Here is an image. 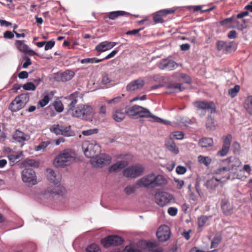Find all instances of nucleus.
Returning <instances> with one entry per match:
<instances>
[{
    "label": "nucleus",
    "mask_w": 252,
    "mask_h": 252,
    "mask_svg": "<svg viewBox=\"0 0 252 252\" xmlns=\"http://www.w3.org/2000/svg\"><path fill=\"white\" fill-rule=\"evenodd\" d=\"M126 114L131 117L138 116L140 118H149L152 122L167 124L164 120L153 115L148 109L137 105L128 108L126 110Z\"/></svg>",
    "instance_id": "nucleus-1"
},
{
    "label": "nucleus",
    "mask_w": 252,
    "mask_h": 252,
    "mask_svg": "<svg viewBox=\"0 0 252 252\" xmlns=\"http://www.w3.org/2000/svg\"><path fill=\"white\" fill-rule=\"evenodd\" d=\"M76 154L70 149L62 151L55 158L54 164L57 167H63L69 165L75 159Z\"/></svg>",
    "instance_id": "nucleus-2"
},
{
    "label": "nucleus",
    "mask_w": 252,
    "mask_h": 252,
    "mask_svg": "<svg viewBox=\"0 0 252 252\" xmlns=\"http://www.w3.org/2000/svg\"><path fill=\"white\" fill-rule=\"evenodd\" d=\"M223 162L225 165L218 169L216 171V174H221L222 173L224 175L223 178H225V179L228 180L230 179V172L239 167L241 165V162L237 158L230 157L224 160Z\"/></svg>",
    "instance_id": "nucleus-3"
},
{
    "label": "nucleus",
    "mask_w": 252,
    "mask_h": 252,
    "mask_svg": "<svg viewBox=\"0 0 252 252\" xmlns=\"http://www.w3.org/2000/svg\"><path fill=\"white\" fill-rule=\"evenodd\" d=\"M93 112V109L91 106L87 104H80L72 110L70 114L74 117L88 120L92 118Z\"/></svg>",
    "instance_id": "nucleus-4"
},
{
    "label": "nucleus",
    "mask_w": 252,
    "mask_h": 252,
    "mask_svg": "<svg viewBox=\"0 0 252 252\" xmlns=\"http://www.w3.org/2000/svg\"><path fill=\"white\" fill-rule=\"evenodd\" d=\"M193 104L196 109L197 113L201 117L205 115L206 110H211L212 113L216 112V106L213 101H196L194 102Z\"/></svg>",
    "instance_id": "nucleus-5"
},
{
    "label": "nucleus",
    "mask_w": 252,
    "mask_h": 252,
    "mask_svg": "<svg viewBox=\"0 0 252 252\" xmlns=\"http://www.w3.org/2000/svg\"><path fill=\"white\" fill-rule=\"evenodd\" d=\"M82 149L85 156L88 158H93L100 151V147L95 141H84L82 144Z\"/></svg>",
    "instance_id": "nucleus-6"
},
{
    "label": "nucleus",
    "mask_w": 252,
    "mask_h": 252,
    "mask_svg": "<svg viewBox=\"0 0 252 252\" xmlns=\"http://www.w3.org/2000/svg\"><path fill=\"white\" fill-rule=\"evenodd\" d=\"M144 171V167L139 164H135L129 166L123 170V175L129 178H136L141 175Z\"/></svg>",
    "instance_id": "nucleus-7"
},
{
    "label": "nucleus",
    "mask_w": 252,
    "mask_h": 252,
    "mask_svg": "<svg viewBox=\"0 0 252 252\" xmlns=\"http://www.w3.org/2000/svg\"><path fill=\"white\" fill-rule=\"evenodd\" d=\"M123 242V239L117 235H109L101 240V244L106 248L111 246H118L121 245Z\"/></svg>",
    "instance_id": "nucleus-8"
},
{
    "label": "nucleus",
    "mask_w": 252,
    "mask_h": 252,
    "mask_svg": "<svg viewBox=\"0 0 252 252\" xmlns=\"http://www.w3.org/2000/svg\"><path fill=\"white\" fill-rule=\"evenodd\" d=\"M91 158V164L96 167H101L103 165L109 164L111 160V157L106 154L95 156Z\"/></svg>",
    "instance_id": "nucleus-9"
},
{
    "label": "nucleus",
    "mask_w": 252,
    "mask_h": 252,
    "mask_svg": "<svg viewBox=\"0 0 252 252\" xmlns=\"http://www.w3.org/2000/svg\"><path fill=\"white\" fill-rule=\"evenodd\" d=\"M22 178L24 182L32 185H35L37 183L35 173L32 168L23 170L22 172Z\"/></svg>",
    "instance_id": "nucleus-10"
},
{
    "label": "nucleus",
    "mask_w": 252,
    "mask_h": 252,
    "mask_svg": "<svg viewBox=\"0 0 252 252\" xmlns=\"http://www.w3.org/2000/svg\"><path fill=\"white\" fill-rule=\"evenodd\" d=\"M172 199L173 196L166 192H157L155 194L156 203L161 207L168 204Z\"/></svg>",
    "instance_id": "nucleus-11"
},
{
    "label": "nucleus",
    "mask_w": 252,
    "mask_h": 252,
    "mask_svg": "<svg viewBox=\"0 0 252 252\" xmlns=\"http://www.w3.org/2000/svg\"><path fill=\"white\" fill-rule=\"evenodd\" d=\"M26 95L21 94L16 97L9 106V109L12 112H17L22 109L25 105L24 99H26Z\"/></svg>",
    "instance_id": "nucleus-12"
},
{
    "label": "nucleus",
    "mask_w": 252,
    "mask_h": 252,
    "mask_svg": "<svg viewBox=\"0 0 252 252\" xmlns=\"http://www.w3.org/2000/svg\"><path fill=\"white\" fill-rule=\"evenodd\" d=\"M158 67L162 70H173L178 67V64L168 58L161 60L157 64Z\"/></svg>",
    "instance_id": "nucleus-13"
},
{
    "label": "nucleus",
    "mask_w": 252,
    "mask_h": 252,
    "mask_svg": "<svg viewBox=\"0 0 252 252\" xmlns=\"http://www.w3.org/2000/svg\"><path fill=\"white\" fill-rule=\"evenodd\" d=\"M145 83V82L144 79L139 78L129 83L126 87V90L129 92L141 90L144 87Z\"/></svg>",
    "instance_id": "nucleus-14"
},
{
    "label": "nucleus",
    "mask_w": 252,
    "mask_h": 252,
    "mask_svg": "<svg viewBox=\"0 0 252 252\" xmlns=\"http://www.w3.org/2000/svg\"><path fill=\"white\" fill-rule=\"evenodd\" d=\"M153 173L148 174L137 181L136 185L140 187L153 188Z\"/></svg>",
    "instance_id": "nucleus-15"
},
{
    "label": "nucleus",
    "mask_w": 252,
    "mask_h": 252,
    "mask_svg": "<svg viewBox=\"0 0 252 252\" xmlns=\"http://www.w3.org/2000/svg\"><path fill=\"white\" fill-rule=\"evenodd\" d=\"M170 233L169 227L163 225L158 228L156 235L159 241L164 242L169 238Z\"/></svg>",
    "instance_id": "nucleus-16"
},
{
    "label": "nucleus",
    "mask_w": 252,
    "mask_h": 252,
    "mask_svg": "<svg viewBox=\"0 0 252 252\" xmlns=\"http://www.w3.org/2000/svg\"><path fill=\"white\" fill-rule=\"evenodd\" d=\"M220 208L225 216H230L233 213L234 207L228 198H224L220 201Z\"/></svg>",
    "instance_id": "nucleus-17"
},
{
    "label": "nucleus",
    "mask_w": 252,
    "mask_h": 252,
    "mask_svg": "<svg viewBox=\"0 0 252 252\" xmlns=\"http://www.w3.org/2000/svg\"><path fill=\"white\" fill-rule=\"evenodd\" d=\"M15 45L17 49L20 52L27 54L30 56H34L36 53L30 49L29 47L24 43L23 40H17L15 42Z\"/></svg>",
    "instance_id": "nucleus-18"
},
{
    "label": "nucleus",
    "mask_w": 252,
    "mask_h": 252,
    "mask_svg": "<svg viewBox=\"0 0 252 252\" xmlns=\"http://www.w3.org/2000/svg\"><path fill=\"white\" fill-rule=\"evenodd\" d=\"M117 44V42L105 41L100 42L95 48V50L99 53L104 52L110 50Z\"/></svg>",
    "instance_id": "nucleus-19"
},
{
    "label": "nucleus",
    "mask_w": 252,
    "mask_h": 252,
    "mask_svg": "<svg viewBox=\"0 0 252 252\" xmlns=\"http://www.w3.org/2000/svg\"><path fill=\"white\" fill-rule=\"evenodd\" d=\"M243 24H240L239 22L235 20V16L233 15L230 18H226L222 21L220 22V24L222 26H227L229 24H231L232 23H234L237 24L236 27L238 29L241 28V29H245L246 28V20H243Z\"/></svg>",
    "instance_id": "nucleus-20"
},
{
    "label": "nucleus",
    "mask_w": 252,
    "mask_h": 252,
    "mask_svg": "<svg viewBox=\"0 0 252 252\" xmlns=\"http://www.w3.org/2000/svg\"><path fill=\"white\" fill-rule=\"evenodd\" d=\"M12 138L16 142L22 143L25 141L29 140L30 139V136L23 131L19 129H16L12 133Z\"/></svg>",
    "instance_id": "nucleus-21"
},
{
    "label": "nucleus",
    "mask_w": 252,
    "mask_h": 252,
    "mask_svg": "<svg viewBox=\"0 0 252 252\" xmlns=\"http://www.w3.org/2000/svg\"><path fill=\"white\" fill-rule=\"evenodd\" d=\"M48 180L55 185L58 184L61 181V175L59 173H56L52 169H47Z\"/></svg>",
    "instance_id": "nucleus-22"
},
{
    "label": "nucleus",
    "mask_w": 252,
    "mask_h": 252,
    "mask_svg": "<svg viewBox=\"0 0 252 252\" xmlns=\"http://www.w3.org/2000/svg\"><path fill=\"white\" fill-rule=\"evenodd\" d=\"M153 188L162 187L167 183L166 179L162 175H156L153 173Z\"/></svg>",
    "instance_id": "nucleus-23"
},
{
    "label": "nucleus",
    "mask_w": 252,
    "mask_h": 252,
    "mask_svg": "<svg viewBox=\"0 0 252 252\" xmlns=\"http://www.w3.org/2000/svg\"><path fill=\"white\" fill-rule=\"evenodd\" d=\"M224 175L221 178L218 177H213L212 179L208 180L206 185L208 189H214L219 185V182L221 183V180L223 179V181H226L225 178H223Z\"/></svg>",
    "instance_id": "nucleus-24"
},
{
    "label": "nucleus",
    "mask_w": 252,
    "mask_h": 252,
    "mask_svg": "<svg viewBox=\"0 0 252 252\" xmlns=\"http://www.w3.org/2000/svg\"><path fill=\"white\" fill-rule=\"evenodd\" d=\"M130 14L129 13H127L126 12L124 11H112L110 13H109L108 16H105L103 18V19L106 22H108V19L110 20H115L117 18H118L119 16H128Z\"/></svg>",
    "instance_id": "nucleus-25"
},
{
    "label": "nucleus",
    "mask_w": 252,
    "mask_h": 252,
    "mask_svg": "<svg viewBox=\"0 0 252 252\" xmlns=\"http://www.w3.org/2000/svg\"><path fill=\"white\" fill-rule=\"evenodd\" d=\"M166 92L168 94H172L182 91L184 88L181 87V83H171L166 87Z\"/></svg>",
    "instance_id": "nucleus-26"
},
{
    "label": "nucleus",
    "mask_w": 252,
    "mask_h": 252,
    "mask_svg": "<svg viewBox=\"0 0 252 252\" xmlns=\"http://www.w3.org/2000/svg\"><path fill=\"white\" fill-rule=\"evenodd\" d=\"M144 252H163V249L158 247L156 243L149 242L146 243Z\"/></svg>",
    "instance_id": "nucleus-27"
},
{
    "label": "nucleus",
    "mask_w": 252,
    "mask_h": 252,
    "mask_svg": "<svg viewBox=\"0 0 252 252\" xmlns=\"http://www.w3.org/2000/svg\"><path fill=\"white\" fill-rule=\"evenodd\" d=\"M165 146L169 151L175 155H177L179 153V149L176 146L175 143L172 140V138H170L166 140Z\"/></svg>",
    "instance_id": "nucleus-28"
},
{
    "label": "nucleus",
    "mask_w": 252,
    "mask_h": 252,
    "mask_svg": "<svg viewBox=\"0 0 252 252\" xmlns=\"http://www.w3.org/2000/svg\"><path fill=\"white\" fill-rule=\"evenodd\" d=\"M69 100L70 102L68 105L69 113L71 114L72 110L75 109V105L78 102V96L76 94H72L69 96Z\"/></svg>",
    "instance_id": "nucleus-29"
},
{
    "label": "nucleus",
    "mask_w": 252,
    "mask_h": 252,
    "mask_svg": "<svg viewBox=\"0 0 252 252\" xmlns=\"http://www.w3.org/2000/svg\"><path fill=\"white\" fill-rule=\"evenodd\" d=\"M126 111H124L123 109H117L115 110L113 114V118L114 120L117 122H121L126 116Z\"/></svg>",
    "instance_id": "nucleus-30"
},
{
    "label": "nucleus",
    "mask_w": 252,
    "mask_h": 252,
    "mask_svg": "<svg viewBox=\"0 0 252 252\" xmlns=\"http://www.w3.org/2000/svg\"><path fill=\"white\" fill-rule=\"evenodd\" d=\"M198 144L201 147H210L213 145L214 141L211 138L203 137L199 140Z\"/></svg>",
    "instance_id": "nucleus-31"
},
{
    "label": "nucleus",
    "mask_w": 252,
    "mask_h": 252,
    "mask_svg": "<svg viewBox=\"0 0 252 252\" xmlns=\"http://www.w3.org/2000/svg\"><path fill=\"white\" fill-rule=\"evenodd\" d=\"M127 164V162L126 161H119L111 165L109 169V171L111 172L113 171H116L118 170L122 169L125 167Z\"/></svg>",
    "instance_id": "nucleus-32"
},
{
    "label": "nucleus",
    "mask_w": 252,
    "mask_h": 252,
    "mask_svg": "<svg viewBox=\"0 0 252 252\" xmlns=\"http://www.w3.org/2000/svg\"><path fill=\"white\" fill-rule=\"evenodd\" d=\"M74 71L70 70H66L61 74V79L62 81H67L71 80L74 76Z\"/></svg>",
    "instance_id": "nucleus-33"
},
{
    "label": "nucleus",
    "mask_w": 252,
    "mask_h": 252,
    "mask_svg": "<svg viewBox=\"0 0 252 252\" xmlns=\"http://www.w3.org/2000/svg\"><path fill=\"white\" fill-rule=\"evenodd\" d=\"M60 135H63L66 137H70L73 136L74 133L73 131L71 130L70 126H62Z\"/></svg>",
    "instance_id": "nucleus-34"
},
{
    "label": "nucleus",
    "mask_w": 252,
    "mask_h": 252,
    "mask_svg": "<svg viewBox=\"0 0 252 252\" xmlns=\"http://www.w3.org/2000/svg\"><path fill=\"white\" fill-rule=\"evenodd\" d=\"M206 127L209 130H214L216 128L214 118L211 116H209L206 120Z\"/></svg>",
    "instance_id": "nucleus-35"
},
{
    "label": "nucleus",
    "mask_w": 252,
    "mask_h": 252,
    "mask_svg": "<svg viewBox=\"0 0 252 252\" xmlns=\"http://www.w3.org/2000/svg\"><path fill=\"white\" fill-rule=\"evenodd\" d=\"M244 108L249 114L252 115V96L248 97L245 100Z\"/></svg>",
    "instance_id": "nucleus-36"
},
{
    "label": "nucleus",
    "mask_w": 252,
    "mask_h": 252,
    "mask_svg": "<svg viewBox=\"0 0 252 252\" xmlns=\"http://www.w3.org/2000/svg\"><path fill=\"white\" fill-rule=\"evenodd\" d=\"M211 218V216H201L200 217L198 218L197 219V224L199 228H201L203 227L207 221Z\"/></svg>",
    "instance_id": "nucleus-37"
},
{
    "label": "nucleus",
    "mask_w": 252,
    "mask_h": 252,
    "mask_svg": "<svg viewBox=\"0 0 252 252\" xmlns=\"http://www.w3.org/2000/svg\"><path fill=\"white\" fill-rule=\"evenodd\" d=\"M86 252H101L99 246L94 243L88 245L86 248Z\"/></svg>",
    "instance_id": "nucleus-38"
},
{
    "label": "nucleus",
    "mask_w": 252,
    "mask_h": 252,
    "mask_svg": "<svg viewBox=\"0 0 252 252\" xmlns=\"http://www.w3.org/2000/svg\"><path fill=\"white\" fill-rule=\"evenodd\" d=\"M240 90V86L236 85L234 88H231L228 90V94L231 98H234L237 95Z\"/></svg>",
    "instance_id": "nucleus-39"
},
{
    "label": "nucleus",
    "mask_w": 252,
    "mask_h": 252,
    "mask_svg": "<svg viewBox=\"0 0 252 252\" xmlns=\"http://www.w3.org/2000/svg\"><path fill=\"white\" fill-rule=\"evenodd\" d=\"M198 160L200 163H203L205 166H208L212 161L211 158L209 157H204L201 155L198 156Z\"/></svg>",
    "instance_id": "nucleus-40"
},
{
    "label": "nucleus",
    "mask_w": 252,
    "mask_h": 252,
    "mask_svg": "<svg viewBox=\"0 0 252 252\" xmlns=\"http://www.w3.org/2000/svg\"><path fill=\"white\" fill-rule=\"evenodd\" d=\"M63 189L59 186H57L56 189H48L45 191V193H50L51 194H60L61 193L63 192Z\"/></svg>",
    "instance_id": "nucleus-41"
},
{
    "label": "nucleus",
    "mask_w": 252,
    "mask_h": 252,
    "mask_svg": "<svg viewBox=\"0 0 252 252\" xmlns=\"http://www.w3.org/2000/svg\"><path fill=\"white\" fill-rule=\"evenodd\" d=\"M103 61V59H97L96 58H86L81 60L82 63H97Z\"/></svg>",
    "instance_id": "nucleus-42"
},
{
    "label": "nucleus",
    "mask_w": 252,
    "mask_h": 252,
    "mask_svg": "<svg viewBox=\"0 0 252 252\" xmlns=\"http://www.w3.org/2000/svg\"><path fill=\"white\" fill-rule=\"evenodd\" d=\"M178 77L180 78V81L187 84L191 83V79L189 76L184 73H180Z\"/></svg>",
    "instance_id": "nucleus-43"
},
{
    "label": "nucleus",
    "mask_w": 252,
    "mask_h": 252,
    "mask_svg": "<svg viewBox=\"0 0 252 252\" xmlns=\"http://www.w3.org/2000/svg\"><path fill=\"white\" fill-rule=\"evenodd\" d=\"M50 142L49 141H42L38 146L34 147V150L35 151H39L41 150H43L50 145Z\"/></svg>",
    "instance_id": "nucleus-44"
},
{
    "label": "nucleus",
    "mask_w": 252,
    "mask_h": 252,
    "mask_svg": "<svg viewBox=\"0 0 252 252\" xmlns=\"http://www.w3.org/2000/svg\"><path fill=\"white\" fill-rule=\"evenodd\" d=\"M53 106L56 111L58 112H62L63 110V106L61 101H55L53 103Z\"/></svg>",
    "instance_id": "nucleus-45"
},
{
    "label": "nucleus",
    "mask_w": 252,
    "mask_h": 252,
    "mask_svg": "<svg viewBox=\"0 0 252 252\" xmlns=\"http://www.w3.org/2000/svg\"><path fill=\"white\" fill-rule=\"evenodd\" d=\"M62 128V125L59 124L53 125L50 127V130L55 133L56 135H60L61 129Z\"/></svg>",
    "instance_id": "nucleus-46"
},
{
    "label": "nucleus",
    "mask_w": 252,
    "mask_h": 252,
    "mask_svg": "<svg viewBox=\"0 0 252 252\" xmlns=\"http://www.w3.org/2000/svg\"><path fill=\"white\" fill-rule=\"evenodd\" d=\"M221 237L220 236H215L211 242V248H216L220 243Z\"/></svg>",
    "instance_id": "nucleus-47"
},
{
    "label": "nucleus",
    "mask_w": 252,
    "mask_h": 252,
    "mask_svg": "<svg viewBox=\"0 0 252 252\" xmlns=\"http://www.w3.org/2000/svg\"><path fill=\"white\" fill-rule=\"evenodd\" d=\"M229 148L230 147L228 146L222 145L221 149L218 151L217 155L220 157H224L226 156L229 151Z\"/></svg>",
    "instance_id": "nucleus-48"
},
{
    "label": "nucleus",
    "mask_w": 252,
    "mask_h": 252,
    "mask_svg": "<svg viewBox=\"0 0 252 252\" xmlns=\"http://www.w3.org/2000/svg\"><path fill=\"white\" fill-rule=\"evenodd\" d=\"M171 136L176 138L178 140L183 139L184 137V134L182 131H176L173 132L170 135V138H172Z\"/></svg>",
    "instance_id": "nucleus-49"
},
{
    "label": "nucleus",
    "mask_w": 252,
    "mask_h": 252,
    "mask_svg": "<svg viewBox=\"0 0 252 252\" xmlns=\"http://www.w3.org/2000/svg\"><path fill=\"white\" fill-rule=\"evenodd\" d=\"M223 145L230 147V144L232 141V135L230 134L227 135L226 136H223Z\"/></svg>",
    "instance_id": "nucleus-50"
},
{
    "label": "nucleus",
    "mask_w": 252,
    "mask_h": 252,
    "mask_svg": "<svg viewBox=\"0 0 252 252\" xmlns=\"http://www.w3.org/2000/svg\"><path fill=\"white\" fill-rule=\"evenodd\" d=\"M136 190V188L134 186H128L126 187L124 189V191L125 193L129 195L135 192Z\"/></svg>",
    "instance_id": "nucleus-51"
},
{
    "label": "nucleus",
    "mask_w": 252,
    "mask_h": 252,
    "mask_svg": "<svg viewBox=\"0 0 252 252\" xmlns=\"http://www.w3.org/2000/svg\"><path fill=\"white\" fill-rule=\"evenodd\" d=\"M23 88L25 90L34 91L36 89V86L32 82H29L24 84L23 86Z\"/></svg>",
    "instance_id": "nucleus-52"
},
{
    "label": "nucleus",
    "mask_w": 252,
    "mask_h": 252,
    "mask_svg": "<svg viewBox=\"0 0 252 252\" xmlns=\"http://www.w3.org/2000/svg\"><path fill=\"white\" fill-rule=\"evenodd\" d=\"M49 101V97L48 95H46L44 96L43 98L39 100L38 103V104L41 107H43L45 105H46Z\"/></svg>",
    "instance_id": "nucleus-53"
},
{
    "label": "nucleus",
    "mask_w": 252,
    "mask_h": 252,
    "mask_svg": "<svg viewBox=\"0 0 252 252\" xmlns=\"http://www.w3.org/2000/svg\"><path fill=\"white\" fill-rule=\"evenodd\" d=\"M163 15L160 13V11L156 15H155L153 17V20L154 22L156 23H163L164 20H163L162 16Z\"/></svg>",
    "instance_id": "nucleus-54"
},
{
    "label": "nucleus",
    "mask_w": 252,
    "mask_h": 252,
    "mask_svg": "<svg viewBox=\"0 0 252 252\" xmlns=\"http://www.w3.org/2000/svg\"><path fill=\"white\" fill-rule=\"evenodd\" d=\"M36 162L32 159H27L23 161V165L25 166H35Z\"/></svg>",
    "instance_id": "nucleus-55"
},
{
    "label": "nucleus",
    "mask_w": 252,
    "mask_h": 252,
    "mask_svg": "<svg viewBox=\"0 0 252 252\" xmlns=\"http://www.w3.org/2000/svg\"><path fill=\"white\" fill-rule=\"evenodd\" d=\"M121 99H122L121 96H117L112 99L106 100L105 102L108 104H113L114 105H115V104L120 102Z\"/></svg>",
    "instance_id": "nucleus-56"
},
{
    "label": "nucleus",
    "mask_w": 252,
    "mask_h": 252,
    "mask_svg": "<svg viewBox=\"0 0 252 252\" xmlns=\"http://www.w3.org/2000/svg\"><path fill=\"white\" fill-rule=\"evenodd\" d=\"M98 132V130L96 128L91 129L89 130H84L82 132V134L85 136L91 135L94 133H97Z\"/></svg>",
    "instance_id": "nucleus-57"
},
{
    "label": "nucleus",
    "mask_w": 252,
    "mask_h": 252,
    "mask_svg": "<svg viewBox=\"0 0 252 252\" xmlns=\"http://www.w3.org/2000/svg\"><path fill=\"white\" fill-rule=\"evenodd\" d=\"M111 81V80L110 79V78L108 76V75L106 73H104L102 75V78L101 82L104 85H107L110 83Z\"/></svg>",
    "instance_id": "nucleus-58"
},
{
    "label": "nucleus",
    "mask_w": 252,
    "mask_h": 252,
    "mask_svg": "<svg viewBox=\"0 0 252 252\" xmlns=\"http://www.w3.org/2000/svg\"><path fill=\"white\" fill-rule=\"evenodd\" d=\"M176 171L178 174H184L186 172L187 168L184 166L179 165L176 167Z\"/></svg>",
    "instance_id": "nucleus-59"
},
{
    "label": "nucleus",
    "mask_w": 252,
    "mask_h": 252,
    "mask_svg": "<svg viewBox=\"0 0 252 252\" xmlns=\"http://www.w3.org/2000/svg\"><path fill=\"white\" fill-rule=\"evenodd\" d=\"M232 148L233 152L235 154L239 153L241 149V146L240 144L236 141L233 143Z\"/></svg>",
    "instance_id": "nucleus-60"
},
{
    "label": "nucleus",
    "mask_w": 252,
    "mask_h": 252,
    "mask_svg": "<svg viewBox=\"0 0 252 252\" xmlns=\"http://www.w3.org/2000/svg\"><path fill=\"white\" fill-rule=\"evenodd\" d=\"M55 41H53V40H50V41H49L48 42H46V43H45V50H48L49 49H52L54 45H55Z\"/></svg>",
    "instance_id": "nucleus-61"
},
{
    "label": "nucleus",
    "mask_w": 252,
    "mask_h": 252,
    "mask_svg": "<svg viewBox=\"0 0 252 252\" xmlns=\"http://www.w3.org/2000/svg\"><path fill=\"white\" fill-rule=\"evenodd\" d=\"M126 252H143L141 250L127 246L125 248Z\"/></svg>",
    "instance_id": "nucleus-62"
},
{
    "label": "nucleus",
    "mask_w": 252,
    "mask_h": 252,
    "mask_svg": "<svg viewBox=\"0 0 252 252\" xmlns=\"http://www.w3.org/2000/svg\"><path fill=\"white\" fill-rule=\"evenodd\" d=\"M21 154H10L8 155V158L10 161L13 162L19 159Z\"/></svg>",
    "instance_id": "nucleus-63"
},
{
    "label": "nucleus",
    "mask_w": 252,
    "mask_h": 252,
    "mask_svg": "<svg viewBox=\"0 0 252 252\" xmlns=\"http://www.w3.org/2000/svg\"><path fill=\"white\" fill-rule=\"evenodd\" d=\"M178 212V209L175 207H170L168 209V213L171 216H175Z\"/></svg>",
    "instance_id": "nucleus-64"
}]
</instances>
